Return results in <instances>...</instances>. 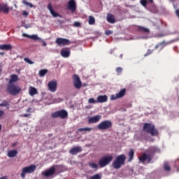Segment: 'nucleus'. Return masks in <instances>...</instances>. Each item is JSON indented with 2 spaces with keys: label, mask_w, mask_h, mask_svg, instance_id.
<instances>
[{
  "label": "nucleus",
  "mask_w": 179,
  "mask_h": 179,
  "mask_svg": "<svg viewBox=\"0 0 179 179\" xmlns=\"http://www.w3.org/2000/svg\"><path fill=\"white\" fill-rule=\"evenodd\" d=\"M6 92L11 96H17L20 92H22V87L15 84H8L6 87Z\"/></svg>",
  "instance_id": "1"
},
{
  "label": "nucleus",
  "mask_w": 179,
  "mask_h": 179,
  "mask_svg": "<svg viewBox=\"0 0 179 179\" xmlns=\"http://www.w3.org/2000/svg\"><path fill=\"white\" fill-rule=\"evenodd\" d=\"M127 159V157L124 155H120L116 157V159L113 163V169H121L122 166H124L125 164V160Z\"/></svg>",
  "instance_id": "2"
},
{
  "label": "nucleus",
  "mask_w": 179,
  "mask_h": 179,
  "mask_svg": "<svg viewBox=\"0 0 179 179\" xmlns=\"http://www.w3.org/2000/svg\"><path fill=\"white\" fill-rule=\"evenodd\" d=\"M52 118H61V120H65L68 117V111L65 109L55 111L51 113Z\"/></svg>",
  "instance_id": "3"
},
{
  "label": "nucleus",
  "mask_w": 179,
  "mask_h": 179,
  "mask_svg": "<svg viewBox=\"0 0 179 179\" xmlns=\"http://www.w3.org/2000/svg\"><path fill=\"white\" fill-rule=\"evenodd\" d=\"M113 162V157L111 155L102 157L99 162V166L102 169L103 167H106V166H108L109 163Z\"/></svg>",
  "instance_id": "4"
},
{
  "label": "nucleus",
  "mask_w": 179,
  "mask_h": 179,
  "mask_svg": "<svg viewBox=\"0 0 179 179\" xmlns=\"http://www.w3.org/2000/svg\"><path fill=\"white\" fill-rule=\"evenodd\" d=\"M143 130L147 134H150L152 136H155V135H156V132L155 131V125L151 123H145Z\"/></svg>",
  "instance_id": "5"
},
{
  "label": "nucleus",
  "mask_w": 179,
  "mask_h": 179,
  "mask_svg": "<svg viewBox=\"0 0 179 179\" xmlns=\"http://www.w3.org/2000/svg\"><path fill=\"white\" fill-rule=\"evenodd\" d=\"M111 127H113V123L110 120H103L97 125V128L99 131H106L111 128Z\"/></svg>",
  "instance_id": "6"
},
{
  "label": "nucleus",
  "mask_w": 179,
  "mask_h": 179,
  "mask_svg": "<svg viewBox=\"0 0 179 179\" xmlns=\"http://www.w3.org/2000/svg\"><path fill=\"white\" fill-rule=\"evenodd\" d=\"M36 165H30L29 166L24 167L22 170L20 176L22 177V178H24L27 173H34V171H36Z\"/></svg>",
  "instance_id": "7"
},
{
  "label": "nucleus",
  "mask_w": 179,
  "mask_h": 179,
  "mask_svg": "<svg viewBox=\"0 0 179 179\" xmlns=\"http://www.w3.org/2000/svg\"><path fill=\"white\" fill-rule=\"evenodd\" d=\"M138 160L141 163H143V164H146V162L147 164H149L152 162V156H150V154H146L144 152L138 157Z\"/></svg>",
  "instance_id": "8"
},
{
  "label": "nucleus",
  "mask_w": 179,
  "mask_h": 179,
  "mask_svg": "<svg viewBox=\"0 0 179 179\" xmlns=\"http://www.w3.org/2000/svg\"><path fill=\"white\" fill-rule=\"evenodd\" d=\"M55 43L57 44V45L59 46L69 45V44H71V41L65 38H57L55 40Z\"/></svg>",
  "instance_id": "9"
},
{
  "label": "nucleus",
  "mask_w": 179,
  "mask_h": 179,
  "mask_svg": "<svg viewBox=\"0 0 179 179\" xmlns=\"http://www.w3.org/2000/svg\"><path fill=\"white\" fill-rule=\"evenodd\" d=\"M67 9L68 10H71L72 13L76 12V1L75 0H69L67 3Z\"/></svg>",
  "instance_id": "10"
},
{
  "label": "nucleus",
  "mask_w": 179,
  "mask_h": 179,
  "mask_svg": "<svg viewBox=\"0 0 179 179\" xmlns=\"http://www.w3.org/2000/svg\"><path fill=\"white\" fill-rule=\"evenodd\" d=\"M125 93H127V90L124 88L115 95L112 94L110 96V100H117V99H121V97H124V96H125Z\"/></svg>",
  "instance_id": "11"
},
{
  "label": "nucleus",
  "mask_w": 179,
  "mask_h": 179,
  "mask_svg": "<svg viewBox=\"0 0 179 179\" xmlns=\"http://www.w3.org/2000/svg\"><path fill=\"white\" fill-rule=\"evenodd\" d=\"M73 85L76 89H80L82 87V81H80V78L79 76L75 74L73 77Z\"/></svg>",
  "instance_id": "12"
},
{
  "label": "nucleus",
  "mask_w": 179,
  "mask_h": 179,
  "mask_svg": "<svg viewBox=\"0 0 179 179\" xmlns=\"http://www.w3.org/2000/svg\"><path fill=\"white\" fill-rule=\"evenodd\" d=\"M42 173L43 176H44V177H46L47 178H48V177H52V176L55 174V167L52 166L49 169L46 170L45 172H43Z\"/></svg>",
  "instance_id": "13"
},
{
  "label": "nucleus",
  "mask_w": 179,
  "mask_h": 179,
  "mask_svg": "<svg viewBox=\"0 0 179 179\" xmlns=\"http://www.w3.org/2000/svg\"><path fill=\"white\" fill-rule=\"evenodd\" d=\"M50 92L52 93L57 92V81H50L48 84Z\"/></svg>",
  "instance_id": "14"
},
{
  "label": "nucleus",
  "mask_w": 179,
  "mask_h": 179,
  "mask_svg": "<svg viewBox=\"0 0 179 179\" xmlns=\"http://www.w3.org/2000/svg\"><path fill=\"white\" fill-rule=\"evenodd\" d=\"M22 37H27V38H31V40H34V41H43L41 38H40L37 35H28L27 34H22Z\"/></svg>",
  "instance_id": "15"
},
{
  "label": "nucleus",
  "mask_w": 179,
  "mask_h": 179,
  "mask_svg": "<svg viewBox=\"0 0 179 179\" xmlns=\"http://www.w3.org/2000/svg\"><path fill=\"white\" fill-rule=\"evenodd\" d=\"M101 118V115H97L93 117H91L88 120V124H96V122H99Z\"/></svg>",
  "instance_id": "16"
},
{
  "label": "nucleus",
  "mask_w": 179,
  "mask_h": 179,
  "mask_svg": "<svg viewBox=\"0 0 179 179\" xmlns=\"http://www.w3.org/2000/svg\"><path fill=\"white\" fill-rule=\"evenodd\" d=\"M80 152H82V148L80 146L72 148L69 150V153L73 155H78V153H80Z\"/></svg>",
  "instance_id": "17"
},
{
  "label": "nucleus",
  "mask_w": 179,
  "mask_h": 179,
  "mask_svg": "<svg viewBox=\"0 0 179 179\" xmlns=\"http://www.w3.org/2000/svg\"><path fill=\"white\" fill-rule=\"evenodd\" d=\"M60 54L63 58H68L71 55V50L69 49H62Z\"/></svg>",
  "instance_id": "18"
},
{
  "label": "nucleus",
  "mask_w": 179,
  "mask_h": 179,
  "mask_svg": "<svg viewBox=\"0 0 179 179\" xmlns=\"http://www.w3.org/2000/svg\"><path fill=\"white\" fill-rule=\"evenodd\" d=\"M48 10H50V14L52 15V16H53V17H58V16H59V14L55 13L54 9H52V4L51 3H48Z\"/></svg>",
  "instance_id": "19"
},
{
  "label": "nucleus",
  "mask_w": 179,
  "mask_h": 179,
  "mask_svg": "<svg viewBox=\"0 0 179 179\" xmlns=\"http://www.w3.org/2000/svg\"><path fill=\"white\" fill-rule=\"evenodd\" d=\"M106 20L108 23H111L112 24L115 23V16L113 14H108L106 17Z\"/></svg>",
  "instance_id": "20"
},
{
  "label": "nucleus",
  "mask_w": 179,
  "mask_h": 179,
  "mask_svg": "<svg viewBox=\"0 0 179 179\" xmlns=\"http://www.w3.org/2000/svg\"><path fill=\"white\" fill-rule=\"evenodd\" d=\"M108 97L107 95H99L97 97V103H106L107 101Z\"/></svg>",
  "instance_id": "21"
},
{
  "label": "nucleus",
  "mask_w": 179,
  "mask_h": 179,
  "mask_svg": "<svg viewBox=\"0 0 179 179\" xmlns=\"http://www.w3.org/2000/svg\"><path fill=\"white\" fill-rule=\"evenodd\" d=\"M137 30H138V31H140L141 33H145V34H148L150 32L149 29L142 27V26H138Z\"/></svg>",
  "instance_id": "22"
},
{
  "label": "nucleus",
  "mask_w": 179,
  "mask_h": 179,
  "mask_svg": "<svg viewBox=\"0 0 179 179\" xmlns=\"http://www.w3.org/2000/svg\"><path fill=\"white\" fill-rule=\"evenodd\" d=\"M140 3L142 5V6L146 8L149 3L153 5V0H141Z\"/></svg>",
  "instance_id": "23"
},
{
  "label": "nucleus",
  "mask_w": 179,
  "mask_h": 179,
  "mask_svg": "<svg viewBox=\"0 0 179 179\" xmlns=\"http://www.w3.org/2000/svg\"><path fill=\"white\" fill-rule=\"evenodd\" d=\"M10 79L8 82V84H13L15 82H17L19 80V76L16 74H13L10 76Z\"/></svg>",
  "instance_id": "24"
},
{
  "label": "nucleus",
  "mask_w": 179,
  "mask_h": 179,
  "mask_svg": "<svg viewBox=\"0 0 179 179\" xmlns=\"http://www.w3.org/2000/svg\"><path fill=\"white\" fill-rule=\"evenodd\" d=\"M0 50L9 51L10 50H12V45L10 44L0 45Z\"/></svg>",
  "instance_id": "25"
},
{
  "label": "nucleus",
  "mask_w": 179,
  "mask_h": 179,
  "mask_svg": "<svg viewBox=\"0 0 179 179\" xmlns=\"http://www.w3.org/2000/svg\"><path fill=\"white\" fill-rule=\"evenodd\" d=\"M8 157H16L17 156V150H12L8 152Z\"/></svg>",
  "instance_id": "26"
},
{
  "label": "nucleus",
  "mask_w": 179,
  "mask_h": 179,
  "mask_svg": "<svg viewBox=\"0 0 179 179\" xmlns=\"http://www.w3.org/2000/svg\"><path fill=\"white\" fill-rule=\"evenodd\" d=\"M0 107H6L7 110H9L10 108V103L8 102L6 100H3L1 103H0Z\"/></svg>",
  "instance_id": "27"
},
{
  "label": "nucleus",
  "mask_w": 179,
  "mask_h": 179,
  "mask_svg": "<svg viewBox=\"0 0 179 179\" xmlns=\"http://www.w3.org/2000/svg\"><path fill=\"white\" fill-rule=\"evenodd\" d=\"M0 9L2 10L4 13H9V8L3 4H0Z\"/></svg>",
  "instance_id": "28"
},
{
  "label": "nucleus",
  "mask_w": 179,
  "mask_h": 179,
  "mask_svg": "<svg viewBox=\"0 0 179 179\" xmlns=\"http://www.w3.org/2000/svg\"><path fill=\"white\" fill-rule=\"evenodd\" d=\"M164 169L165 171H171V166H170V164H169V162H165L164 163Z\"/></svg>",
  "instance_id": "29"
},
{
  "label": "nucleus",
  "mask_w": 179,
  "mask_h": 179,
  "mask_svg": "<svg viewBox=\"0 0 179 179\" xmlns=\"http://www.w3.org/2000/svg\"><path fill=\"white\" fill-rule=\"evenodd\" d=\"M29 94L30 96H34V94H37V89L34 87H29Z\"/></svg>",
  "instance_id": "30"
},
{
  "label": "nucleus",
  "mask_w": 179,
  "mask_h": 179,
  "mask_svg": "<svg viewBox=\"0 0 179 179\" xmlns=\"http://www.w3.org/2000/svg\"><path fill=\"white\" fill-rule=\"evenodd\" d=\"M93 128L90 127H85V128H80L78 129V132H90Z\"/></svg>",
  "instance_id": "31"
},
{
  "label": "nucleus",
  "mask_w": 179,
  "mask_h": 179,
  "mask_svg": "<svg viewBox=\"0 0 179 179\" xmlns=\"http://www.w3.org/2000/svg\"><path fill=\"white\" fill-rule=\"evenodd\" d=\"M89 166L90 167H91V169H94L95 171H97V170H99V165H97V164L94 162H90Z\"/></svg>",
  "instance_id": "32"
},
{
  "label": "nucleus",
  "mask_w": 179,
  "mask_h": 179,
  "mask_svg": "<svg viewBox=\"0 0 179 179\" xmlns=\"http://www.w3.org/2000/svg\"><path fill=\"white\" fill-rule=\"evenodd\" d=\"M48 73V70L47 69H41L38 72V75L41 78L45 76V74Z\"/></svg>",
  "instance_id": "33"
},
{
  "label": "nucleus",
  "mask_w": 179,
  "mask_h": 179,
  "mask_svg": "<svg viewBox=\"0 0 179 179\" xmlns=\"http://www.w3.org/2000/svg\"><path fill=\"white\" fill-rule=\"evenodd\" d=\"M88 23L89 24H94V23H96V20L94 19V17L90 15Z\"/></svg>",
  "instance_id": "34"
},
{
  "label": "nucleus",
  "mask_w": 179,
  "mask_h": 179,
  "mask_svg": "<svg viewBox=\"0 0 179 179\" xmlns=\"http://www.w3.org/2000/svg\"><path fill=\"white\" fill-rule=\"evenodd\" d=\"M134 150H131L128 154L129 156V162H132V159H134Z\"/></svg>",
  "instance_id": "35"
},
{
  "label": "nucleus",
  "mask_w": 179,
  "mask_h": 179,
  "mask_svg": "<svg viewBox=\"0 0 179 179\" xmlns=\"http://www.w3.org/2000/svg\"><path fill=\"white\" fill-rule=\"evenodd\" d=\"M174 168L176 169V171H179V159L175 161Z\"/></svg>",
  "instance_id": "36"
},
{
  "label": "nucleus",
  "mask_w": 179,
  "mask_h": 179,
  "mask_svg": "<svg viewBox=\"0 0 179 179\" xmlns=\"http://www.w3.org/2000/svg\"><path fill=\"white\" fill-rule=\"evenodd\" d=\"M90 179H101V174L96 173L91 176Z\"/></svg>",
  "instance_id": "37"
},
{
  "label": "nucleus",
  "mask_w": 179,
  "mask_h": 179,
  "mask_svg": "<svg viewBox=\"0 0 179 179\" xmlns=\"http://www.w3.org/2000/svg\"><path fill=\"white\" fill-rule=\"evenodd\" d=\"M22 3L24 5H26V6H29V8H33V4H31V3H29V1H27L26 0H23Z\"/></svg>",
  "instance_id": "38"
},
{
  "label": "nucleus",
  "mask_w": 179,
  "mask_h": 179,
  "mask_svg": "<svg viewBox=\"0 0 179 179\" xmlns=\"http://www.w3.org/2000/svg\"><path fill=\"white\" fill-rule=\"evenodd\" d=\"M24 61H25V62H27V64H29V65H33V64H34V62H32L27 57L24 58Z\"/></svg>",
  "instance_id": "39"
},
{
  "label": "nucleus",
  "mask_w": 179,
  "mask_h": 179,
  "mask_svg": "<svg viewBox=\"0 0 179 179\" xmlns=\"http://www.w3.org/2000/svg\"><path fill=\"white\" fill-rule=\"evenodd\" d=\"M88 103H90V104H94L97 103V101L94 100V98H90L88 100Z\"/></svg>",
  "instance_id": "40"
},
{
  "label": "nucleus",
  "mask_w": 179,
  "mask_h": 179,
  "mask_svg": "<svg viewBox=\"0 0 179 179\" xmlns=\"http://www.w3.org/2000/svg\"><path fill=\"white\" fill-rule=\"evenodd\" d=\"M117 73H122V67H117L115 69Z\"/></svg>",
  "instance_id": "41"
},
{
  "label": "nucleus",
  "mask_w": 179,
  "mask_h": 179,
  "mask_svg": "<svg viewBox=\"0 0 179 179\" xmlns=\"http://www.w3.org/2000/svg\"><path fill=\"white\" fill-rule=\"evenodd\" d=\"M113 31H111V30H107V31H105V34L106 36H110V34H113Z\"/></svg>",
  "instance_id": "42"
},
{
  "label": "nucleus",
  "mask_w": 179,
  "mask_h": 179,
  "mask_svg": "<svg viewBox=\"0 0 179 179\" xmlns=\"http://www.w3.org/2000/svg\"><path fill=\"white\" fill-rule=\"evenodd\" d=\"M73 24L76 27H80V22H75Z\"/></svg>",
  "instance_id": "43"
},
{
  "label": "nucleus",
  "mask_w": 179,
  "mask_h": 179,
  "mask_svg": "<svg viewBox=\"0 0 179 179\" xmlns=\"http://www.w3.org/2000/svg\"><path fill=\"white\" fill-rule=\"evenodd\" d=\"M22 15L25 16V17H27L29 16V13L27 11H22Z\"/></svg>",
  "instance_id": "44"
},
{
  "label": "nucleus",
  "mask_w": 179,
  "mask_h": 179,
  "mask_svg": "<svg viewBox=\"0 0 179 179\" xmlns=\"http://www.w3.org/2000/svg\"><path fill=\"white\" fill-rule=\"evenodd\" d=\"M5 112L3 110H0V118L1 117H3V115H4Z\"/></svg>",
  "instance_id": "45"
},
{
  "label": "nucleus",
  "mask_w": 179,
  "mask_h": 179,
  "mask_svg": "<svg viewBox=\"0 0 179 179\" xmlns=\"http://www.w3.org/2000/svg\"><path fill=\"white\" fill-rule=\"evenodd\" d=\"M176 16L179 18V9H177V10H176Z\"/></svg>",
  "instance_id": "46"
},
{
  "label": "nucleus",
  "mask_w": 179,
  "mask_h": 179,
  "mask_svg": "<svg viewBox=\"0 0 179 179\" xmlns=\"http://www.w3.org/2000/svg\"><path fill=\"white\" fill-rule=\"evenodd\" d=\"M22 117H24L25 118H27V117H29V114L25 113V114L22 115Z\"/></svg>",
  "instance_id": "47"
},
{
  "label": "nucleus",
  "mask_w": 179,
  "mask_h": 179,
  "mask_svg": "<svg viewBox=\"0 0 179 179\" xmlns=\"http://www.w3.org/2000/svg\"><path fill=\"white\" fill-rule=\"evenodd\" d=\"M42 43H43V47H46L47 46V43H45V41H42Z\"/></svg>",
  "instance_id": "48"
},
{
  "label": "nucleus",
  "mask_w": 179,
  "mask_h": 179,
  "mask_svg": "<svg viewBox=\"0 0 179 179\" xmlns=\"http://www.w3.org/2000/svg\"><path fill=\"white\" fill-rule=\"evenodd\" d=\"M16 145H17V143H14L12 144L13 148H15V146H16Z\"/></svg>",
  "instance_id": "49"
},
{
  "label": "nucleus",
  "mask_w": 179,
  "mask_h": 179,
  "mask_svg": "<svg viewBox=\"0 0 179 179\" xmlns=\"http://www.w3.org/2000/svg\"><path fill=\"white\" fill-rule=\"evenodd\" d=\"M0 179H8V176L1 177V178H0Z\"/></svg>",
  "instance_id": "50"
},
{
  "label": "nucleus",
  "mask_w": 179,
  "mask_h": 179,
  "mask_svg": "<svg viewBox=\"0 0 179 179\" xmlns=\"http://www.w3.org/2000/svg\"><path fill=\"white\" fill-rule=\"evenodd\" d=\"M0 55H5V53L4 52H0Z\"/></svg>",
  "instance_id": "51"
},
{
  "label": "nucleus",
  "mask_w": 179,
  "mask_h": 179,
  "mask_svg": "<svg viewBox=\"0 0 179 179\" xmlns=\"http://www.w3.org/2000/svg\"><path fill=\"white\" fill-rule=\"evenodd\" d=\"M2 62H0V69H1V68H2Z\"/></svg>",
  "instance_id": "52"
},
{
  "label": "nucleus",
  "mask_w": 179,
  "mask_h": 179,
  "mask_svg": "<svg viewBox=\"0 0 179 179\" xmlns=\"http://www.w3.org/2000/svg\"><path fill=\"white\" fill-rule=\"evenodd\" d=\"M0 131H2V125L0 124Z\"/></svg>",
  "instance_id": "53"
},
{
  "label": "nucleus",
  "mask_w": 179,
  "mask_h": 179,
  "mask_svg": "<svg viewBox=\"0 0 179 179\" xmlns=\"http://www.w3.org/2000/svg\"><path fill=\"white\" fill-rule=\"evenodd\" d=\"M163 36H164V35H162V36L158 35V37H163Z\"/></svg>",
  "instance_id": "54"
},
{
  "label": "nucleus",
  "mask_w": 179,
  "mask_h": 179,
  "mask_svg": "<svg viewBox=\"0 0 179 179\" xmlns=\"http://www.w3.org/2000/svg\"><path fill=\"white\" fill-rule=\"evenodd\" d=\"M2 72V69H0V73Z\"/></svg>",
  "instance_id": "55"
},
{
  "label": "nucleus",
  "mask_w": 179,
  "mask_h": 179,
  "mask_svg": "<svg viewBox=\"0 0 179 179\" xmlns=\"http://www.w3.org/2000/svg\"><path fill=\"white\" fill-rule=\"evenodd\" d=\"M146 55H149V54L147 53L146 55H145V57H146Z\"/></svg>",
  "instance_id": "56"
},
{
  "label": "nucleus",
  "mask_w": 179,
  "mask_h": 179,
  "mask_svg": "<svg viewBox=\"0 0 179 179\" xmlns=\"http://www.w3.org/2000/svg\"><path fill=\"white\" fill-rule=\"evenodd\" d=\"M15 8H17V6L15 5Z\"/></svg>",
  "instance_id": "57"
},
{
  "label": "nucleus",
  "mask_w": 179,
  "mask_h": 179,
  "mask_svg": "<svg viewBox=\"0 0 179 179\" xmlns=\"http://www.w3.org/2000/svg\"><path fill=\"white\" fill-rule=\"evenodd\" d=\"M171 1H174V0H171Z\"/></svg>",
  "instance_id": "58"
}]
</instances>
